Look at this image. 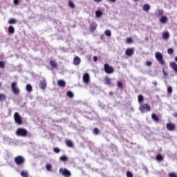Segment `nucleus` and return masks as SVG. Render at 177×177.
<instances>
[{
  "instance_id": "15",
  "label": "nucleus",
  "mask_w": 177,
  "mask_h": 177,
  "mask_svg": "<svg viewBox=\"0 0 177 177\" xmlns=\"http://www.w3.org/2000/svg\"><path fill=\"white\" fill-rule=\"evenodd\" d=\"M169 66L174 69L175 73H177V64L175 62H172L169 64Z\"/></svg>"
},
{
  "instance_id": "49",
  "label": "nucleus",
  "mask_w": 177,
  "mask_h": 177,
  "mask_svg": "<svg viewBox=\"0 0 177 177\" xmlns=\"http://www.w3.org/2000/svg\"><path fill=\"white\" fill-rule=\"evenodd\" d=\"M19 4V0H14V5H18Z\"/></svg>"
},
{
  "instance_id": "2",
  "label": "nucleus",
  "mask_w": 177,
  "mask_h": 177,
  "mask_svg": "<svg viewBox=\"0 0 177 177\" xmlns=\"http://www.w3.org/2000/svg\"><path fill=\"white\" fill-rule=\"evenodd\" d=\"M11 89L14 95H16L17 96L20 95V89H19L17 87V82H13L11 84Z\"/></svg>"
},
{
  "instance_id": "57",
  "label": "nucleus",
  "mask_w": 177,
  "mask_h": 177,
  "mask_svg": "<svg viewBox=\"0 0 177 177\" xmlns=\"http://www.w3.org/2000/svg\"><path fill=\"white\" fill-rule=\"evenodd\" d=\"M138 0H133V2H138Z\"/></svg>"
},
{
  "instance_id": "37",
  "label": "nucleus",
  "mask_w": 177,
  "mask_h": 177,
  "mask_svg": "<svg viewBox=\"0 0 177 177\" xmlns=\"http://www.w3.org/2000/svg\"><path fill=\"white\" fill-rule=\"evenodd\" d=\"M46 168L47 171H50V169H52V165H50V164H47V165H46Z\"/></svg>"
},
{
  "instance_id": "28",
  "label": "nucleus",
  "mask_w": 177,
  "mask_h": 177,
  "mask_svg": "<svg viewBox=\"0 0 177 177\" xmlns=\"http://www.w3.org/2000/svg\"><path fill=\"white\" fill-rule=\"evenodd\" d=\"M50 66L52 67V68H56V67H57V64H56L55 61H50Z\"/></svg>"
},
{
  "instance_id": "48",
  "label": "nucleus",
  "mask_w": 177,
  "mask_h": 177,
  "mask_svg": "<svg viewBox=\"0 0 177 177\" xmlns=\"http://www.w3.org/2000/svg\"><path fill=\"white\" fill-rule=\"evenodd\" d=\"M93 62H97V57L94 56V57H93Z\"/></svg>"
},
{
  "instance_id": "41",
  "label": "nucleus",
  "mask_w": 177,
  "mask_h": 177,
  "mask_svg": "<svg viewBox=\"0 0 177 177\" xmlns=\"http://www.w3.org/2000/svg\"><path fill=\"white\" fill-rule=\"evenodd\" d=\"M169 177H177V174L174 172H171V173L169 174Z\"/></svg>"
},
{
  "instance_id": "3",
  "label": "nucleus",
  "mask_w": 177,
  "mask_h": 177,
  "mask_svg": "<svg viewBox=\"0 0 177 177\" xmlns=\"http://www.w3.org/2000/svg\"><path fill=\"white\" fill-rule=\"evenodd\" d=\"M27 133H28V131H27L26 129L19 128L16 131L17 136H21L22 138H26V136H27Z\"/></svg>"
},
{
  "instance_id": "6",
  "label": "nucleus",
  "mask_w": 177,
  "mask_h": 177,
  "mask_svg": "<svg viewBox=\"0 0 177 177\" xmlns=\"http://www.w3.org/2000/svg\"><path fill=\"white\" fill-rule=\"evenodd\" d=\"M59 174L60 175L64 177H71V172L70 171V170L67 169L66 168H63V167L60 168Z\"/></svg>"
},
{
  "instance_id": "54",
  "label": "nucleus",
  "mask_w": 177,
  "mask_h": 177,
  "mask_svg": "<svg viewBox=\"0 0 177 177\" xmlns=\"http://www.w3.org/2000/svg\"><path fill=\"white\" fill-rule=\"evenodd\" d=\"M109 2H115L117 0H108Z\"/></svg>"
},
{
  "instance_id": "16",
  "label": "nucleus",
  "mask_w": 177,
  "mask_h": 177,
  "mask_svg": "<svg viewBox=\"0 0 177 177\" xmlns=\"http://www.w3.org/2000/svg\"><path fill=\"white\" fill-rule=\"evenodd\" d=\"M166 127L167 131H174L175 129V125L172 123L167 124Z\"/></svg>"
},
{
  "instance_id": "10",
  "label": "nucleus",
  "mask_w": 177,
  "mask_h": 177,
  "mask_svg": "<svg viewBox=\"0 0 177 177\" xmlns=\"http://www.w3.org/2000/svg\"><path fill=\"white\" fill-rule=\"evenodd\" d=\"M46 80H45V78H43V80L39 82V88L40 89H46Z\"/></svg>"
},
{
  "instance_id": "8",
  "label": "nucleus",
  "mask_w": 177,
  "mask_h": 177,
  "mask_svg": "<svg viewBox=\"0 0 177 177\" xmlns=\"http://www.w3.org/2000/svg\"><path fill=\"white\" fill-rule=\"evenodd\" d=\"M14 119H15L16 124H17V125H21L23 124V120H21V116H20V114H19V113L16 112L14 114Z\"/></svg>"
},
{
  "instance_id": "35",
  "label": "nucleus",
  "mask_w": 177,
  "mask_h": 177,
  "mask_svg": "<svg viewBox=\"0 0 177 177\" xmlns=\"http://www.w3.org/2000/svg\"><path fill=\"white\" fill-rule=\"evenodd\" d=\"M144 97H143V95H138V102L139 103H142V102H143L144 100Z\"/></svg>"
},
{
  "instance_id": "5",
  "label": "nucleus",
  "mask_w": 177,
  "mask_h": 177,
  "mask_svg": "<svg viewBox=\"0 0 177 177\" xmlns=\"http://www.w3.org/2000/svg\"><path fill=\"white\" fill-rule=\"evenodd\" d=\"M14 161L18 166L23 165L26 162V159L21 156H18L15 158Z\"/></svg>"
},
{
  "instance_id": "19",
  "label": "nucleus",
  "mask_w": 177,
  "mask_h": 177,
  "mask_svg": "<svg viewBox=\"0 0 177 177\" xmlns=\"http://www.w3.org/2000/svg\"><path fill=\"white\" fill-rule=\"evenodd\" d=\"M65 143L68 147H74V144L73 143V141H71V140H66L65 141Z\"/></svg>"
},
{
  "instance_id": "36",
  "label": "nucleus",
  "mask_w": 177,
  "mask_h": 177,
  "mask_svg": "<svg viewBox=\"0 0 177 177\" xmlns=\"http://www.w3.org/2000/svg\"><path fill=\"white\" fill-rule=\"evenodd\" d=\"M93 133L94 135H99V129H97V128H94V129H93Z\"/></svg>"
},
{
  "instance_id": "33",
  "label": "nucleus",
  "mask_w": 177,
  "mask_h": 177,
  "mask_svg": "<svg viewBox=\"0 0 177 177\" xmlns=\"http://www.w3.org/2000/svg\"><path fill=\"white\" fill-rule=\"evenodd\" d=\"M2 100H6V95L5 94H0V102Z\"/></svg>"
},
{
  "instance_id": "14",
  "label": "nucleus",
  "mask_w": 177,
  "mask_h": 177,
  "mask_svg": "<svg viewBox=\"0 0 177 177\" xmlns=\"http://www.w3.org/2000/svg\"><path fill=\"white\" fill-rule=\"evenodd\" d=\"M156 16H157V17H160L161 16H163L164 15V10L162 9H158L156 12Z\"/></svg>"
},
{
  "instance_id": "43",
  "label": "nucleus",
  "mask_w": 177,
  "mask_h": 177,
  "mask_svg": "<svg viewBox=\"0 0 177 177\" xmlns=\"http://www.w3.org/2000/svg\"><path fill=\"white\" fill-rule=\"evenodd\" d=\"M70 8H75V6H74V3H73L72 1H70L68 3Z\"/></svg>"
},
{
  "instance_id": "1",
  "label": "nucleus",
  "mask_w": 177,
  "mask_h": 177,
  "mask_svg": "<svg viewBox=\"0 0 177 177\" xmlns=\"http://www.w3.org/2000/svg\"><path fill=\"white\" fill-rule=\"evenodd\" d=\"M155 57L156 60L161 64L162 66H165V60H164V57H162V54L160 52L155 53Z\"/></svg>"
},
{
  "instance_id": "53",
  "label": "nucleus",
  "mask_w": 177,
  "mask_h": 177,
  "mask_svg": "<svg viewBox=\"0 0 177 177\" xmlns=\"http://www.w3.org/2000/svg\"><path fill=\"white\" fill-rule=\"evenodd\" d=\"M94 2H102V0H93Z\"/></svg>"
},
{
  "instance_id": "17",
  "label": "nucleus",
  "mask_w": 177,
  "mask_h": 177,
  "mask_svg": "<svg viewBox=\"0 0 177 177\" xmlns=\"http://www.w3.org/2000/svg\"><path fill=\"white\" fill-rule=\"evenodd\" d=\"M160 22L162 24H165L168 23V18L166 16H162V17L160 19Z\"/></svg>"
},
{
  "instance_id": "30",
  "label": "nucleus",
  "mask_w": 177,
  "mask_h": 177,
  "mask_svg": "<svg viewBox=\"0 0 177 177\" xmlns=\"http://www.w3.org/2000/svg\"><path fill=\"white\" fill-rule=\"evenodd\" d=\"M66 96H68V97H70L71 99L74 97V93H73V92L71 91H67L66 93Z\"/></svg>"
},
{
  "instance_id": "52",
  "label": "nucleus",
  "mask_w": 177,
  "mask_h": 177,
  "mask_svg": "<svg viewBox=\"0 0 177 177\" xmlns=\"http://www.w3.org/2000/svg\"><path fill=\"white\" fill-rule=\"evenodd\" d=\"M164 77H167L168 76V73H163Z\"/></svg>"
},
{
  "instance_id": "18",
  "label": "nucleus",
  "mask_w": 177,
  "mask_h": 177,
  "mask_svg": "<svg viewBox=\"0 0 177 177\" xmlns=\"http://www.w3.org/2000/svg\"><path fill=\"white\" fill-rule=\"evenodd\" d=\"M97 28V24L96 22H93L90 26L91 31H95Z\"/></svg>"
},
{
  "instance_id": "42",
  "label": "nucleus",
  "mask_w": 177,
  "mask_h": 177,
  "mask_svg": "<svg viewBox=\"0 0 177 177\" xmlns=\"http://www.w3.org/2000/svg\"><path fill=\"white\" fill-rule=\"evenodd\" d=\"M53 151H54V153H60V149L59 148L55 147L53 149Z\"/></svg>"
},
{
  "instance_id": "44",
  "label": "nucleus",
  "mask_w": 177,
  "mask_h": 177,
  "mask_svg": "<svg viewBox=\"0 0 177 177\" xmlns=\"http://www.w3.org/2000/svg\"><path fill=\"white\" fill-rule=\"evenodd\" d=\"M167 93H172V87L171 86H169L167 88Z\"/></svg>"
},
{
  "instance_id": "55",
  "label": "nucleus",
  "mask_w": 177,
  "mask_h": 177,
  "mask_svg": "<svg viewBox=\"0 0 177 177\" xmlns=\"http://www.w3.org/2000/svg\"><path fill=\"white\" fill-rule=\"evenodd\" d=\"M162 73H163V74H164L165 73H166V72H165V69H164V68L162 69Z\"/></svg>"
},
{
  "instance_id": "13",
  "label": "nucleus",
  "mask_w": 177,
  "mask_h": 177,
  "mask_svg": "<svg viewBox=\"0 0 177 177\" xmlns=\"http://www.w3.org/2000/svg\"><path fill=\"white\" fill-rule=\"evenodd\" d=\"M135 49L133 48H127L125 51L127 56H132L133 55Z\"/></svg>"
},
{
  "instance_id": "46",
  "label": "nucleus",
  "mask_w": 177,
  "mask_h": 177,
  "mask_svg": "<svg viewBox=\"0 0 177 177\" xmlns=\"http://www.w3.org/2000/svg\"><path fill=\"white\" fill-rule=\"evenodd\" d=\"M145 64H146V66H147L148 67H150V66H151V64H152V62H150V61H148V62H146Z\"/></svg>"
},
{
  "instance_id": "51",
  "label": "nucleus",
  "mask_w": 177,
  "mask_h": 177,
  "mask_svg": "<svg viewBox=\"0 0 177 177\" xmlns=\"http://www.w3.org/2000/svg\"><path fill=\"white\" fill-rule=\"evenodd\" d=\"M173 117H175V118H177V113H174Z\"/></svg>"
},
{
  "instance_id": "20",
  "label": "nucleus",
  "mask_w": 177,
  "mask_h": 177,
  "mask_svg": "<svg viewBox=\"0 0 177 177\" xmlns=\"http://www.w3.org/2000/svg\"><path fill=\"white\" fill-rule=\"evenodd\" d=\"M102 16H103L102 11H100V10L95 11V17H97V19H100V17H102Z\"/></svg>"
},
{
  "instance_id": "24",
  "label": "nucleus",
  "mask_w": 177,
  "mask_h": 177,
  "mask_svg": "<svg viewBox=\"0 0 177 177\" xmlns=\"http://www.w3.org/2000/svg\"><path fill=\"white\" fill-rule=\"evenodd\" d=\"M17 23V20L15 18H11L8 20V24H16Z\"/></svg>"
},
{
  "instance_id": "12",
  "label": "nucleus",
  "mask_w": 177,
  "mask_h": 177,
  "mask_svg": "<svg viewBox=\"0 0 177 177\" xmlns=\"http://www.w3.org/2000/svg\"><path fill=\"white\" fill-rule=\"evenodd\" d=\"M81 64V58L80 57H75L73 59V64L75 66H78Z\"/></svg>"
},
{
  "instance_id": "4",
  "label": "nucleus",
  "mask_w": 177,
  "mask_h": 177,
  "mask_svg": "<svg viewBox=\"0 0 177 177\" xmlns=\"http://www.w3.org/2000/svg\"><path fill=\"white\" fill-rule=\"evenodd\" d=\"M140 111L141 113H147V111H151V108L150 107V105L147 104H142L139 107Z\"/></svg>"
},
{
  "instance_id": "47",
  "label": "nucleus",
  "mask_w": 177,
  "mask_h": 177,
  "mask_svg": "<svg viewBox=\"0 0 177 177\" xmlns=\"http://www.w3.org/2000/svg\"><path fill=\"white\" fill-rule=\"evenodd\" d=\"M118 88H122V82H118Z\"/></svg>"
},
{
  "instance_id": "26",
  "label": "nucleus",
  "mask_w": 177,
  "mask_h": 177,
  "mask_svg": "<svg viewBox=\"0 0 177 177\" xmlns=\"http://www.w3.org/2000/svg\"><path fill=\"white\" fill-rule=\"evenodd\" d=\"M20 175L22 177H28V172L23 170L21 171Z\"/></svg>"
},
{
  "instance_id": "56",
  "label": "nucleus",
  "mask_w": 177,
  "mask_h": 177,
  "mask_svg": "<svg viewBox=\"0 0 177 177\" xmlns=\"http://www.w3.org/2000/svg\"><path fill=\"white\" fill-rule=\"evenodd\" d=\"M175 62H177V56H176V57H175Z\"/></svg>"
},
{
  "instance_id": "23",
  "label": "nucleus",
  "mask_w": 177,
  "mask_h": 177,
  "mask_svg": "<svg viewBox=\"0 0 177 177\" xmlns=\"http://www.w3.org/2000/svg\"><path fill=\"white\" fill-rule=\"evenodd\" d=\"M143 10H145V12H149V10H150V5L149 4H145L142 7Z\"/></svg>"
},
{
  "instance_id": "58",
  "label": "nucleus",
  "mask_w": 177,
  "mask_h": 177,
  "mask_svg": "<svg viewBox=\"0 0 177 177\" xmlns=\"http://www.w3.org/2000/svg\"><path fill=\"white\" fill-rule=\"evenodd\" d=\"M0 86H1V83H0Z\"/></svg>"
},
{
  "instance_id": "7",
  "label": "nucleus",
  "mask_w": 177,
  "mask_h": 177,
  "mask_svg": "<svg viewBox=\"0 0 177 177\" xmlns=\"http://www.w3.org/2000/svg\"><path fill=\"white\" fill-rule=\"evenodd\" d=\"M104 70L106 74H113V73H114V68L113 66H110L109 64H105L104 65Z\"/></svg>"
},
{
  "instance_id": "32",
  "label": "nucleus",
  "mask_w": 177,
  "mask_h": 177,
  "mask_svg": "<svg viewBox=\"0 0 177 177\" xmlns=\"http://www.w3.org/2000/svg\"><path fill=\"white\" fill-rule=\"evenodd\" d=\"M59 160L61 161H68V158L67 156H61L59 158Z\"/></svg>"
},
{
  "instance_id": "22",
  "label": "nucleus",
  "mask_w": 177,
  "mask_h": 177,
  "mask_svg": "<svg viewBox=\"0 0 177 177\" xmlns=\"http://www.w3.org/2000/svg\"><path fill=\"white\" fill-rule=\"evenodd\" d=\"M162 39H168L169 38V32H165L162 33Z\"/></svg>"
},
{
  "instance_id": "40",
  "label": "nucleus",
  "mask_w": 177,
  "mask_h": 177,
  "mask_svg": "<svg viewBox=\"0 0 177 177\" xmlns=\"http://www.w3.org/2000/svg\"><path fill=\"white\" fill-rule=\"evenodd\" d=\"M167 53L169 55H172V53H174V49L172 48H168Z\"/></svg>"
},
{
  "instance_id": "38",
  "label": "nucleus",
  "mask_w": 177,
  "mask_h": 177,
  "mask_svg": "<svg viewBox=\"0 0 177 177\" xmlns=\"http://www.w3.org/2000/svg\"><path fill=\"white\" fill-rule=\"evenodd\" d=\"M0 68H5V62L3 61H0Z\"/></svg>"
},
{
  "instance_id": "29",
  "label": "nucleus",
  "mask_w": 177,
  "mask_h": 177,
  "mask_svg": "<svg viewBox=\"0 0 177 177\" xmlns=\"http://www.w3.org/2000/svg\"><path fill=\"white\" fill-rule=\"evenodd\" d=\"M26 91L27 92H32V86L30 84H27L26 85Z\"/></svg>"
},
{
  "instance_id": "21",
  "label": "nucleus",
  "mask_w": 177,
  "mask_h": 177,
  "mask_svg": "<svg viewBox=\"0 0 177 177\" xmlns=\"http://www.w3.org/2000/svg\"><path fill=\"white\" fill-rule=\"evenodd\" d=\"M57 85H59V86H61L62 88H64V86H66V82H64V80H58Z\"/></svg>"
},
{
  "instance_id": "27",
  "label": "nucleus",
  "mask_w": 177,
  "mask_h": 177,
  "mask_svg": "<svg viewBox=\"0 0 177 177\" xmlns=\"http://www.w3.org/2000/svg\"><path fill=\"white\" fill-rule=\"evenodd\" d=\"M8 32L10 34H15V28L12 26L8 27Z\"/></svg>"
},
{
  "instance_id": "39",
  "label": "nucleus",
  "mask_w": 177,
  "mask_h": 177,
  "mask_svg": "<svg viewBox=\"0 0 177 177\" xmlns=\"http://www.w3.org/2000/svg\"><path fill=\"white\" fill-rule=\"evenodd\" d=\"M127 177H133V174L131 171H127Z\"/></svg>"
},
{
  "instance_id": "11",
  "label": "nucleus",
  "mask_w": 177,
  "mask_h": 177,
  "mask_svg": "<svg viewBox=\"0 0 177 177\" xmlns=\"http://www.w3.org/2000/svg\"><path fill=\"white\" fill-rule=\"evenodd\" d=\"M104 83L105 85H109V86H114V84L111 83V79H110L109 77H104Z\"/></svg>"
},
{
  "instance_id": "25",
  "label": "nucleus",
  "mask_w": 177,
  "mask_h": 177,
  "mask_svg": "<svg viewBox=\"0 0 177 177\" xmlns=\"http://www.w3.org/2000/svg\"><path fill=\"white\" fill-rule=\"evenodd\" d=\"M151 118L153 121H155V122H158V121H160V119H158V117H157V115H156V114L154 113L151 115Z\"/></svg>"
},
{
  "instance_id": "9",
  "label": "nucleus",
  "mask_w": 177,
  "mask_h": 177,
  "mask_svg": "<svg viewBox=\"0 0 177 177\" xmlns=\"http://www.w3.org/2000/svg\"><path fill=\"white\" fill-rule=\"evenodd\" d=\"M82 78L83 82L85 84V85H89V84H91V77L89 76V74H84Z\"/></svg>"
},
{
  "instance_id": "45",
  "label": "nucleus",
  "mask_w": 177,
  "mask_h": 177,
  "mask_svg": "<svg viewBox=\"0 0 177 177\" xmlns=\"http://www.w3.org/2000/svg\"><path fill=\"white\" fill-rule=\"evenodd\" d=\"M127 44H132V39L131 38H127Z\"/></svg>"
},
{
  "instance_id": "31",
  "label": "nucleus",
  "mask_w": 177,
  "mask_h": 177,
  "mask_svg": "<svg viewBox=\"0 0 177 177\" xmlns=\"http://www.w3.org/2000/svg\"><path fill=\"white\" fill-rule=\"evenodd\" d=\"M156 160L157 161H162L164 160V158L162 157V155L158 154L156 156Z\"/></svg>"
},
{
  "instance_id": "50",
  "label": "nucleus",
  "mask_w": 177,
  "mask_h": 177,
  "mask_svg": "<svg viewBox=\"0 0 177 177\" xmlns=\"http://www.w3.org/2000/svg\"><path fill=\"white\" fill-rule=\"evenodd\" d=\"M152 84H154V86H157L158 85V83L156 81L153 82Z\"/></svg>"
},
{
  "instance_id": "34",
  "label": "nucleus",
  "mask_w": 177,
  "mask_h": 177,
  "mask_svg": "<svg viewBox=\"0 0 177 177\" xmlns=\"http://www.w3.org/2000/svg\"><path fill=\"white\" fill-rule=\"evenodd\" d=\"M105 35H106V37H111V30H106L105 31Z\"/></svg>"
}]
</instances>
